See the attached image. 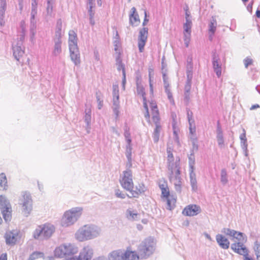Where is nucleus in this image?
<instances>
[{"label": "nucleus", "instance_id": "f257e3e1", "mask_svg": "<svg viewBox=\"0 0 260 260\" xmlns=\"http://www.w3.org/2000/svg\"><path fill=\"white\" fill-rule=\"evenodd\" d=\"M119 183L123 188L129 191L131 196L129 198H138L141 194L144 193L146 187L142 184L134 187L133 174L131 170L124 171L120 176Z\"/></svg>", "mask_w": 260, "mask_h": 260}, {"label": "nucleus", "instance_id": "f03ea898", "mask_svg": "<svg viewBox=\"0 0 260 260\" xmlns=\"http://www.w3.org/2000/svg\"><path fill=\"white\" fill-rule=\"evenodd\" d=\"M167 152L168 168L169 171V179L170 181L174 182L175 186H180V158L177 157L175 161L172 149L171 147L167 148Z\"/></svg>", "mask_w": 260, "mask_h": 260}, {"label": "nucleus", "instance_id": "7ed1b4c3", "mask_svg": "<svg viewBox=\"0 0 260 260\" xmlns=\"http://www.w3.org/2000/svg\"><path fill=\"white\" fill-rule=\"evenodd\" d=\"M149 107L151 113V119L155 124L152 134V137L155 143H157L159 139L160 133L161 130L160 117L157 105L155 102L151 101L149 103Z\"/></svg>", "mask_w": 260, "mask_h": 260}, {"label": "nucleus", "instance_id": "20e7f679", "mask_svg": "<svg viewBox=\"0 0 260 260\" xmlns=\"http://www.w3.org/2000/svg\"><path fill=\"white\" fill-rule=\"evenodd\" d=\"M158 186L161 190V200L166 202L167 209L172 210L176 206V198L171 194L168 182L165 179L160 180Z\"/></svg>", "mask_w": 260, "mask_h": 260}, {"label": "nucleus", "instance_id": "39448f33", "mask_svg": "<svg viewBox=\"0 0 260 260\" xmlns=\"http://www.w3.org/2000/svg\"><path fill=\"white\" fill-rule=\"evenodd\" d=\"M100 233V231L98 228L85 225L77 232L76 238L80 241H83L92 239L98 236Z\"/></svg>", "mask_w": 260, "mask_h": 260}, {"label": "nucleus", "instance_id": "423d86ee", "mask_svg": "<svg viewBox=\"0 0 260 260\" xmlns=\"http://www.w3.org/2000/svg\"><path fill=\"white\" fill-rule=\"evenodd\" d=\"M82 210V208L75 207L65 212L61 219V225L68 226L73 224L81 216Z\"/></svg>", "mask_w": 260, "mask_h": 260}, {"label": "nucleus", "instance_id": "0eeeda50", "mask_svg": "<svg viewBox=\"0 0 260 260\" xmlns=\"http://www.w3.org/2000/svg\"><path fill=\"white\" fill-rule=\"evenodd\" d=\"M55 230V228L53 224L46 223L37 227L33 232V237L36 239H38L41 237L48 239L53 234Z\"/></svg>", "mask_w": 260, "mask_h": 260}, {"label": "nucleus", "instance_id": "6e6552de", "mask_svg": "<svg viewBox=\"0 0 260 260\" xmlns=\"http://www.w3.org/2000/svg\"><path fill=\"white\" fill-rule=\"evenodd\" d=\"M33 210L32 200L30 193L27 192H23L21 199V213L28 216L32 213Z\"/></svg>", "mask_w": 260, "mask_h": 260}, {"label": "nucleus", "instance_id": "1a4fd4ad", "mask_svg": "<svg viewBox=\"0 0 260 260\" xmlns=\"http://www.w3.org/2000/svg\"><path fill=\"white\" fill-rule=\"evenodd\" d=\"M0 205L4 218L6 221L10 220L11 218V206L5 197L2 196H0Z\"/></svg>", "mask_w": 260, "mask_h": 260}, {"label": "nucleus", "instance_id": "9d476101", "mask_svg": "<svg viewBox=\"0 0 260 260\" xmlns=\"http://www.w3.org/2000/svg\"><path fill=\"white\" fill-rule=\"evenodd\" d=\"M154 250L153 244L151 242L141 244L138 248L139 253L142 258H146L153 253Z\"/></svg>", "mask_w": 260, "mask_h": 260}, {"label": "nucleus", "instance_id": "9b49d317", "mask_svg": "<svg viewBox=\"0 0 260 260\" xmlns=\"http://www.w3.org/2000/svg\"><path fill=\"white\" fill-rule=\"evenodd\" d=\"M137 91L139 95L143 98V106L144 111H143L144 117L148 122H150V115L149 111V107L146 97V93L144 88L142 86H138Z\"/></svg>", "mask_w": 260, "mask_h": 260}, {"label": "nucleus", "instance_id": "f8f14e48", "mask_svg": "<svg viewBox=\"0 0 260 260\" xmlns=\"http://www.w3.org/2000/svg\"><path fill=\"white\" fill-rule=\"evenodd\" d=\"M21 236L20 232L17 230L9 231L6 233L5 239L7 244L14 245L20 240Z\"/></svg>", "mask_w": 260, "mask_h": 260}, {"label": "nucleus", "instance_id": "ddd939ff", "mask_svg": "<svg viewBox=\"0 0 260 260\" xmlns=\"http://www.w3.org/2000/svg\"><path fill=\"white\" fill-rule=\"evenodd\" d=\"M148 29L147 27H143L140 29L138 38V47L140 52L144 51V46L147 40Z\"/></svg>", "mask_w": 260, "mask_h": 260}, {"label": "nucleus", "instance_id": "4468645a", "mask_svg": "<svg viewBox=\"0 0 260 260\" xmlns=\"http://www.w3.org/2000/svg\"><path fill=\"white\" fill-rule=\"evenodd\" d=\"M201 212V207L196 204H190L186 206L182 210L183 215L187 216H193Z\"/></svg>", "mask_w": 260, "mask_h": 260}, {"label": "nucleus", "instance_id": "2eb2a0df", "mask_svg": "<svg viewBox=\"0 0 260 260\" xmlns=\"http://www.w3.org/2000/svg\"><path fill=\"white\" fill-rule=\"evenodd\" d=\"M223 232L227 236L232 237L234 239L238 241V242H243L246 240V237H244L243 233L231 230L229 228H224Z\"/></svg>", "mask_w": 260, "mask_h": 260}, {"label": "nucleus", "instance_id": "dca6fc26", "mask_svg": "<svg viewBox=\"0 0 260 260\" xmlns=\"http://www.w3.org/2000/svg\"><path fill=\"white\" fill-rule=\"evenodd\" d=\"M129 20L130 24L133 27L139 26L141 23V20L135 7H133L131 10Z\"/></svg>", "mask_w": 260, "mask_h": 260}, {"label": "nucleus", "instance_id": "f3484780", "mask_svg": "<svg viewBox=\"0 0 260 260\" xmlns=\"http://www.w3.org/2000/svg\"><path fill=\"white\" fill-rule=\"evenodd\" d=\"M232 249L235 252L244 256L248 255V251L246 247L240 242H236L232 244Z\"/></svg>", "mask_w": 260, "mask_h": 260}, {"label": "nucleus", "instance_id": "a211bd4d", "mask_svg": "<svg viewBox=\"0 0 260 260\" xmlns=\"http://www.w3.org/2000/svg\"><path fill=\"white\" fill-rule=\"evenodd\" d=\"M113 105L115 106L114 112L117 117L118 115V108H119V89L118 85H115L113 86Z\"/></svg>", "mask_w": 260, "mask_h": 260}, {"label": "nucleus", "instance_id": "6ab92c4d", "mask_svg": "<svg viewBox=\"0 0 260 260\" xmlns=\"http://www.w3.org/2000/svg\"><path fill=\"white\" fill-rule=\"evenodd\" d=\"M70 57L75 65H79L80 63V56L78 47H69Z\"/></svg>", "mask_w": 260, "mask_h": 260}, {"label": "nucleus", "instance_id": "aec40b11", "mask_svg": "<svg viewBox=\"0 0 260 260\" xmlns=\"http://www.w3.org/2000/svg\"><path fill=\"white\" fill-rule=\"evenodd\" d=\"M216 239L219 246L224 249H227L230 246L228 239L222 235L218 234L216 236Z\"/></svg>", "mask_w": 260, "mask_h": 260}, {"label": "nucleus", "instance_id": "412c9836", "mask_svg": "<svg viewBox=\"0 0 260 260\" xmlns=\"http://www.w3.org/2000/svg\"><path fill=\"white\" fill-rule=\"evenodd\" d=\"M69 46L71 47H78L77 45V36L76 32L73 30H70L69 32Z\"/></svg>", "mask_w": 260, "mask_h": 260}, {"label": "nucleus", "instance_id": "4be33fe9", "mask_svg": "<svg viewBox=\"0 0 260 260\" xmlns=\"http://www.w3.org/2000/svg\"><path fill=\"white\" fill-rule=\"evenodd\" d=\"M217 140L218 144L220 147H223L224 146L223 133L219 121L217 122Z\"/></svg>", "mask_w": 260, "mask_h": 260}, {"label": "nucleus", "instance_id": "5701e85b", "mask_svg": "<svg viewBox=\"0 0 260 260\" xmlns=\"http://www.w3.org/2000/svg\"><path fill=\"white\" fill-rule=\"evenodd\" d=\"M139 257L135 251L126 250L123 252V260H139Z\"/></svg>", "mask_w": 260, "mask_h": 260}, {"label": "nucleus", "instance_id": "b1692460", "mask_svg": "<svg viewBox=\"0 0 260 260\" xmlns=\"http://www.w3.org/2000/svg\"><path fill=\"white\" fill-rule=\"evenodd\" d=\"M123 252L121 250L112 251L109 256L110 260H123Z\"/></svg>", "mask_w": 260, "mask_h": 260}, {"label": "nucleus", "instance_id": "393cba45", "mask_svg": "<svg viewBox=\"0 0 260 260\" xmlns=\"http://www.w3.org/2000/svg\"><path fill=\"white\" fill-rule=\"evenodd\" d=\"M216 25H217V22L215 19H213L212 21L210 22V23L209 24V38L210 40H212V37L214 35L216 29Z\"/></svg>", "mask_w": 260, "mask_h": 260}, {"label": "nucleus", "instance_id": "a878e982", "mask_svg": "<svg viewBox=\"0 0 260 260\" xmlns=\"http://www.w3.org/2000/svg\"><path fill=\"white\" fill-rule=\"evenodd\" d=\"M44 258V254L41 252H34L29 256L28 260H38L39 259Z\"/></svg>", "mask_w": 260, "mask_h": 260}, {"label": "nucleus", "instance_id": "bb28decb", "mask_svg": "<svg viewBox=\"0 0 260 260\" xmlns=\"http://www.w3.org/2000/svg\"><path fill=\"white\" fill-rule=\"evenodd\" d=\"M0 186L4 189H6L7 187V179L4 173L0 174Z\"/></svg>", "mask_w": 260, "mask_h": 260}, {"label": "nucleus", "instance_id": "cd10ccee", "mask_svg": "<svg viewBox=\"0 0 260 260\" xmlns=\"http://www.w3.org/2000/svg\"><path fill=\"white\" fill-rule=\"evenodd\" d=\"M24 54L23 50H21L20 47H17L14 49V55L17 60H19L20 57Z\"/></svg>", "mask_w": 260, "mask_h": 260}, {"label": "nucleus", "instance_id": "c85d7f7f", "mask_svg": "<svg viewBox=\"0 0 260 260\" xmlns=\"http://www.w3.org/2000/svg\"><path fill=\"white\" fill-rule=\"evenodd\" d=\"M213 65L214 71L216 72V74L218 77H219L221 75V67L219 66L217 60L213 61Z\"/></svg>", "mask_w": 260, "mask_h": 260}, {"label": "nucleus", "instance_id": "c756f323", "mask_svg": "<svg viewBox=\"0 0 260 260\" xmlns=\"http://www.w3.org/2000/svg\"><path fill=\"white\" fill-rule=\"evenodd\" d=\"M192 22L191 21H186L184 24V30L186 34L190 35Z\"/></svg>", "mask_w": 260, "mask_h": 260}, {"label": "nucleus", "instance_id": "7c9ffc66", "mask_svg": "<svg viewBox=\"0 0 260 260\" xmlns=\"http://www.w3.org/2000/svg\"><path fill=\"white\" fill-rule=\"evenodd\" d=\"M188 122L189 123V132L192 135L196 134V126L194 123V121L191 118L188 117Z\"/></svg>", "mask_w": 260, "mask_h": 260}, {"label": "nucleus", "instance_id": "2f4dec72", "mask_svg": "<svg viewBox=\"0 0 260 260\" xmlns=\"http://www.w3.org/2000/svg\"><path fill=\"white\" fill-rule=\"evenodd\" d=\"M169 87V84L166 85L165 86V91H166V92L167 94L168 98L170 102L171 103L174 104V99H173V96L172 93L171 92V91H170V90Z\"/></svg>", "mask_w": 260, "mask_h": 260}, {"label": "nucleus", "instance_id": "473e14b6", "mask_svg": "<svg viewBox=\"0 0 260 260\" xmlns=\"http://www.w3.org/2000/svg\"><path fill=\"white\" fill-rule=\"evenodd\" d=\"M173 134L175 136V139L177 141H179L178 133L179 132V128L177 127L175 122L173 124Z\"/></svg>", "mask_w": 260, "mask_h": 260}, {"label": "nucleus", "instance_id": "72a5a7b5", "mask_svg": "<svg viewBox=\"0 0 260 260\" xmlns=\"http://www.w3.org/2000/svg\"><path fill=\"white\" fill-rule=\"evenodd\" d=\"M194 168L190 164V178L191 183L194 184L196 182V174L193 171Z\"/></svg>", "mask_w": 260, "mask_h": 260}, {"label": "nucleus", "instance_id": "f704fd0d", "mask_svg": "<svg viewBox=\"0 0 260 260\" xmlns=\"http://www.w3.org/2000/svg\"><path fill=\"white\" fill-rule=\"evenodd\" d=\"M254 250L256 256V258L258 259L260 258V244L256 242L254 244Z\"/></svg>", "mask_w": 260, "mask_h": 260}, {"label": "nucleus", "instance_id": "c9c22d12", "mask_svg": "<svg viewBox=\"0 0 260 260\" xmlns=\"http://www.w3.org/2000/svg\"><path fill=\"white\" fill-rule=\"evenodd\" d=\"M61 42L59 41L57 42L55 44L54 53L55 55L58 54L61 52Z\"/></svg>", "mask_w": 260, "mask_h": 260}, {"label": "nucleus", "instance_id": "e433bc0d", "mask_svg": "<svg viewBox=\"0 0 260 260\" xmlns=\"http://www.w3.org/2000/svg\"><path fill=\"white\" fill-rule=\"evenodd\" d=\"M244 63L245 67L247 68L249 66L252 64L253 60L252 58L247 57L244 60Z\"/></svg>", "mask_w": 260, "mask_h": 260}, {"label": "nucleus", "instance_id": "4c0bfd02", "mask_svg": "<svg viewBox=\"0 0 260 260\" xmlns=\"http://www.w3.org/2000/svg\"><path fill=\"white\" fill-rule=\"evenodd\" d=\"M221 181L223 183H226L228 182L227 175L225 171H221Z\"/></svg>", "mask_w": 260, "mask_h": 260}, {"label": "nucleus", "instance_id": "58836bf2", "mask_svg": "<svg viewBox=\"0 0 260 260\" xmlns=\"http://www.w3.org/2000/svg\"><path fill=\"white\" fill-rule=\"evenodd\" d=\"M184 43L186 47H188L189 46L190 40V35L186 34L184 33Z\"/></svg>", "mask_w": 260, "mask_h": 260}, {"label": "nucleus", "instance_id": "ea45409f", "mask_svg": "<svg viewBox=\"0 0 260 260\" xmlns=\"http://www.w3.org/2000/svg\"><path fill=\"white\" fill-rule=\"evenodd\" d=\"M116 196L118 198H120L121 199H124L126 196V193L123 192L122 191H121L119 189H118L116 191Z\"/></svg>", "mask_w": 260, "mask_h": 260}, {"label": "nucleus", "instance_id": "a19ab883", "mask_svg": "<svg viewBox=\"0 0 260 260\" xmlns=\"http://www.w3.org/2000/svg\"><path fill=\"white\" fill-rule=\"evenodd\" d=\"M114 50L119 55H120V54H121L120 46L119 43L118 42H116V44L114 45Z\"/></svg>", "mask_w": 260, "mask_h": 260}, {"label": "nucleus", "instance_id": "79ce46f5", "mask_svg": "<svg viewBox=\"0 0 260 260\" xmlns=\"http://www.w3.org/2000/svg\"><path fill=\"white\" fill-rule=\"evenodd\" d=\"M127 213H128V215H127L128 218H132L134 219L137 218V216H138L137 213H133V212L131 211H128Z\"/></svg>", "mask_w": 260, "mask_h": 260}, {"label": "nucleus", "instance_id": "37998d69", "mask_svg": "<svg viewBox=\"0 0 260 260\" xmlns=\"http://www.w3.org/2000/svg\"><path fill=\"white\" fill-rule=\"evenodd\" d=\"M191 83L190 80H188L185 85V91L190 92L191 89Z\"/></svg>", "mask_w": 260, "mask_h": 260}, {"label": "nucleus", "instance_id": "c03bdc74", "mask_svg": "<svg viewBox=\"0 0 260 260\" xmlns=\"http://www.w3.org/2000/svg\"><path fill=\"white\" fill-rule=\"evenodd\" d=\"M144 20L143 22V25L145 26L148 23V22L149 21V19L148 18L147 13V11L146 10H144Z\"/></svg>", "mask_w": 260, "mask_h": 260}, {"label": "nucleus", "instance_id": "a18cd8bd", "mask_svg": "<svg viewBox=\"0 0 260 260\" xmlns=\"http://www.w3.org/2000/svg\"><path fill=\"white\" fill-rule=\"evenodd\" d=\"M89 4L91 5L90 6V11L91 12V8H92V5L93 4L94 2L96 1L97 4L99 6H101L102 5V0H89Z\"/></svg>", "mask_w": 260, "mask_h": 260}, {"label": "nucleus", "instance_id": "49530a36", "mask_svg": "<svg viewBox=\"0 0 260 260\" xmlns=\"http://www.w3.org/2000/svg\"><path fill=\"white\" fill-rule=\"evenodd\" d=\"M2 1L1 7L2 8V13H4L6 8V0H1Z\"/></svg>", "mask_w": 260, "mask_h": 260}, {"label": "nucleus", "instance_id": "de8ad7c7", "mask_svg": "<svg viewBox=\"0 0 260 260\" xmlns=\"http://www.w3.org/2000/svg\"><path fill=\"white\" fill-rule=\"evenodd\" d=\"M47 10L48 13H51L53 11V6L50 4L49 1L48 2Z\"/></svg>", "mask_w": 260, "mask_h": 260}, {"label": "nucleus", "instance_id": "09e8293b", "mask_svg": "<svg viewBox=\"0 0 260 260\" xmlns=\"http://www.w3.org/2000/svg\"><path fill=\"white\" fill-rule=\"evenodd\" d=\"M120 67H121V68L122 69V71L123 83L124 84V82H125V78H126L125 68H124V66L123 65H122V64L121 66Z\"/></svg>", "mask_w": 260, "mask_h": 260}, {"label": "nucleus", "instance_id": "8fccbe9b", "mask_svg": "<svg viewBox=\"0 0 260 260\" xmlns=\"http://www.w3.org/2000/svg\"><path fill=\"white\" fill-rule=\"evenodd\" d=\"M37 14V9L36 8H34L32 9L31 11V18L32 19H34L35 17V15Z\"/></svg>", "mask_w": 260, "mask_h": 260}, {"label": "nucleus", "instance_id": "3c124183", "mask_svg": "<svg viewBox=\"0 0 260 260\" xmlns=\"http://www.w3.org/2000/svg\"><path fill=\"white\" fill-rule=\"evenodd\" d=\"M184 96H185V100L187 101H188L190 98V92L185 91L184 92Z\"/></svg>", "mask_w": 260, "mask_h": 260}, {"label": "nucleus", "instance_id": "603ef678", "mask_svg": "<svg viewBox=\"0 0 260 260\" xmlns=\"http://www.w3.org/2000/svg\"><path fill=\"white\" fill-rule=\"evenodd\" d=\"M0 260H7V256L6 253H3L0 256Z\"/></svg>", "mask_w": 260, "mask_h": 260}, {"label": "nucleus", "instance_id": "864d4df0", "mask_svg": "<svg viewBox=\"0 0 260 260\" xmlns=\"http://www.w3.org/2000/svg\"><path fill=\"white\" fill-rule=\"evenodd\" d=\"M98 108L99 109H101L103 106V101H101L100 98H98Z\"/></svg>", "mask_w": 260, "mask_h": 260}, {"label": "nucleus", "instance_id": "5fc2aeb1", "mask_svg": "<svg viewBox=\"0 0 260 260\" xmlns=\"http://www.w3.org/2000/svg\"><path fill=\"white\" fill-rule=\"evenodd\" d=\"M185 18H186V21H191L190 19H189V14H188V12L187 11H186V13H185Z\"/></svg>", "mask_w": 260, "mask_h": 260}, {"label": "nucleus", "instance_id": "6e6d98bb", "mask_svg": "<svg viewBox=\"0 0 260 260\" xmlns=\"http://www.w3.org/2000/svg\"><path fill=\"white\" fill-rule=\"evenodd\" d=\"M124 135L126 138H130V133H129V132H125Z\"/></svg>", "mask_w": 260, "mask_h": 260}, {"label": "nucleus", "instance_id": "4d7b16f0", "mask_svg": "<svg viewBox=\"0 0 260 260\" xmlns=\"http://www.w3.org/2000/svg\"><path fill=\"white\" fill-rule=\"evenodd\" d=\"M259 106L258 105H253L251 108H250V109L252 110V109H256L257 108H259Z\"/></svg>", "mask_w": 260, "mask_h": 260}, {"label": "nucleus", "instance_id": "13d9d810", "mask_svg": "<svg viewBox=\"0 0 260 260\" xmlns=\"http://www.w3.org/2000/svg\"><path fill=\"white\" fill-rule=\"evenodd\" d=\"M190 161H189V166H190V164L193 167V165L194 164V160L193 159V160H191L190 158Z\"/></svg>", "mask_w": 260, "mask_h": 260}, {"label": "nucleus", "instance_id": "bf43d9fd", "mask_svg": "<svg viewBox=\"0 0 260 260\" xmlns=\"http://www.w3.org/2000/svg\"><path fill=\"white\" fill-rule=\"evenodd\" d=\"M90 23L92 25H94V20L92 19V16H91V14H90Z\"/></svg>", "mask_w": 260, "mask_h": 260}, {"label": "nucleus", "instance_id": "052dcab7", "mask_svg": "<svg viewBox=\"0 0 260 260\" xmlns=\"http://www.w3.org/2000/svg\"><path fill=\"white\" fill-rule=\"evenodd\" d=\"M256 15L258 18H260V11L257 10L256 11Z\"/></svg>", "mask_w": 260, "mask_h": 260}, {"label": "nucleus", "instance_id": "680f3d73", "mask_svg": "<svg viewBox=\"0 0 260 260\" xmlns=\"http://www.w3.org/2000/svg\"><path fill=\"white\" fill-rule=\"evenodd\" d=\"M244 260H254V259L248 257V255H246V256L244 257Z\"/></svg>", "mask_w": 260, "mask_h": 260}, {"label": "nucleus", "instance_id": "e2e57ef3", "mask_svg": "<svg viewBox=\"0 0 260 260\" xmlns=\"http://www.w3.org/2000/svg\"><path fill=\"white\" fill-rule=\"evenodd\" d=\"M153 70L152 69H150L149 70V79H151V73L152 72H153Z\"/></svg>", "mask_w": 260, "mask_h": 260}, {"label": "nucleus", "instance_id": "0e129e2a", "mask_svg": "<svg viewBox=\"0 0 260 260\" xmlns=\"http://www.w3.org/2000/svg\"><path fill=\"white\" fill-rule=\"evenodd\" d=\"M126 139H127V142L128 143V144H129L131 142V140L130 138H126Z\"/></svg>", "mask_w": 260, "mask_h": 260}, {"label": "nucleus", "instance_id": "69168bd1", "mask_svg": "<svg viewBox=\"0 0 260 260\" xmlns=\"http://www.w3.org/2000/svg\"><path fill=\"white\" fill-rule=\"evenodd\" d=\"M149 82H150V86L152 88V84L151 83V79H149Z\"/></svg>", "mask_w": 260, "mask_h": 260}, {"label": "nucleus", "instance_id": "338daca9", "mask_svg": "<svg viewBox=\"0 0 260 260\" xmlns=\"http://www.w3.org/2000/svg\"><path fill=\"white\" fill-rule=\"evenodd\" d=\"M249 0H242V1L244 3H246L247 2H248Z\"/></svg>", "mask_w": 260, "mask_h": 260}, {"label": "nucleus", "instance_id": "774afa93", "mask_svg": "<svg viewBox=\"0 0 260 260\" xmlns=\"http://www.w3.org/2000/svg\"><path fill=\"white\" fill-rule=\"evenodd\" d=\"M165 75H164V82H166V79L165 78Z\"/></svg>", "mask_w": 260, "mask_h": 260}]
</instances>
